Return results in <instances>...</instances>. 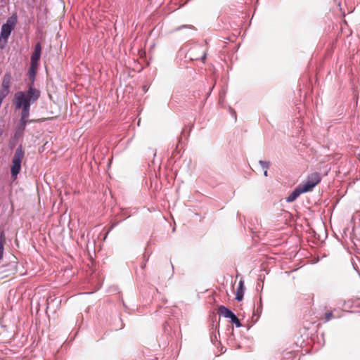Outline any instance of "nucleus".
Returning a JSON list of instances; mask_svg holds the SVG:
<instances>
[{"instance_id": "obj_1", "label": "nucleus", "mask_w": 360, "mask_h": 360, "mask_svg": "<svg viewBox=\"0 0 360 360\" xmlns=\"http://www.w3.org/2000/svg\"><path fill=\"white\" fill-rule=\"evenodd\" d=\"M40 97V91L30 85L27 91H18L13 96V105L15 110L21 112L30 113V106Z\"/></svg>"}, {"instance_id": "obj_2", "label": "nucleus", "mask_w": 360, "mask_h": 360, "mask_svg": "<svg viewBox=\"0 0 360 360\" xmlns=\"http://www.w3.org/2000/svg\"><path fill=\"white\" fill-rule=\"evenodd\" d=\"M17 21V15H13L9 17L6 22L1 26L0 34V47L1 49L4 48V44L7 42L12 30L15 28Z\"/></svg>"}, {"instance_id": "obj_3", "label": "nucleus", "mask_w": 360, "mask_h": 360, "mask_svg": "<svg viewBox=\"0 0 360 360\" xmlns=\"http://www.w3.org/2000/svg\"><path fill=\"white\" fill-rule=\"evenodd\" d=\"M25 157V152L21 146H18L13 156L11 165V174L12 178L16 179L18 174L21 170L22 161Z\"/></svg>"}, {"instance_id": "obj_4", "label": "nucleus", "mask_w": 360, "mask_h": 360, "mask_svg": "<svg viewBox=\"0 0 360 360\" xmlns=\"http://www.w3.org/2000/svg\"><path fill=\"white\" fill-rule=\"evenodd\" d=\"M320 181V174L318 172H314L309 174L306 180L299 186L302 188L304 193H307L311 191Z\"/></svg>"}, {"instance_id": "obj_5", "label": "nucleus", "mask_w": 360, "mask_h": 360, "mask_svg": "<svg viewBox=\"0 0 360 360\" xmlns=\"http://www.w3.org/2000/svg\"><path fill=\"white\" fill-rule=\"evenodd\" d=\"M41 47L39 43H37L34 47V51L31 56V64L32 66H37L41 56Z\"/></svg>"}, {"instance_id": "obj_6", "label": "nucleus", "mask_w": 360, "mask_h": 360, "mask_svg": "<svg viewBox=\"0 0 360 360\" xmlns=\"http://www.w3.org/2000/svg\"><path fill=\"white\" fill-rule=\"evenodd\" d=\"M12 80V76L10 72H7L4 75L2 82H1V89L2 90L6 91L8 92L10 91V87Z\"/></svg>"}, {"instance_id": "obj_7", "label": "nucleus", "mask_w": 360, "mask_h": 360, "mask_svg": "<svg viewBox=\"0 0 360 360\" xmlns=\"http://www.w3.org/2000/svg\"><path fill=\"white\" fill-rule=\"evenodd\" d=\"M304 191L302 188L298 186L287 198L286 201L288 202H291L295 201L300 194L304 193Z\"/></svg>"}, {"instance_id": "obj_8", "label": "nucleus", "mask_w": 360, "mask_h": 360, "mask_svg": "<svg viewBox=\"0 0 360 360\" xmlns=\"http://www.w3.org/2000/svg\"><path fill=\"white\" fill-rule=\"evenodd\" d=\"M245 292V287H244V281L243 280H240L238 283V285L237 288L236 293V299L238 301H241L243 298Z\"/></svg>"}, {"instance_id": "obj_9", "label": "nucleus", "mask_w": 360, "mask_h": 360, "mask_svg": "<svg viewBox=\"0 0 360 360\" xmlns=\"http://www.w3.org/2000/svg\"><path fill=\"white\" fill-rule=\"evenodd\" d=\"M30 113H20V127L19 128L22 130H24L27 124V123L32 122V120H29Z\"/></svg>"}, {"instance_id": "obj_10", "label": "nucleus", "mask_w": 360, "mask_h": 360, "mask_svg": "<svg viewBox=\"0 0 360 360\" xmlns=\"http://www.w3.org/2000/svg\"><path fill=\"white\" fill-rule=\"evenodd\" d=\"M219 314L230 319L235 315L229 309L224 306H220L219 307Z\"/></svg>"}, {"instance_id": "obj_11", "label": "nucleus", "mask_w": 360, "mask_h": 360, "mask_svg": "<svg viewBox=\"0 0 360 360\" xmlns=\"http://www.w3.org/2000/svg\"><path fill=\"white\" fill-rule=\"evenodd\" d=\"M4 241H5V234H4V232L2 231L0 233V259L3 257V255H4Z\"/></svg>"}, {"instance_id": "obj_12", "label": "nucleus", "mask_w": 360, "mask_h": 360, "mask_svg": "<svg viewBox=\"0 0 360 360\" xmlns=\"http://www.w3.org/2000/svg\"><path fill=\"white\" fill-rule=\"evenodd\" d=\"M35 68H36V66H32L31 65L30 69L29 70V75H30V79L32 80V82H33V81L34 79L35 74H36Z\"/></svg>"}, {"instance_id": "obj_13", "label": "nucleus", "mask_w": 360, "mask_h": 360, "mask_svg": "<svg viewBox=\"0 0 360 360\" xmlns=\"http://www.w3.org/2000/svg\"><path fill=\"white\" fill-rule=\"evenodd\" d=\"M9 92L0 89V106L1 105L4 99L8 96Z\"/></svg>"}, {"instance_id": "obj_14", "label": "nucleus", "mask_w": 360, "mask_h": 360, "mask_svg": "<svg viewBox=\"0 0 360 360\" xmlns=\"http://www.w3.org/2000/svg\"><path fill=\"white\" fill-rule=\"evenodd\" d=\"M259 164L260 165L261 167L263 170L268 169L270 167V162H266L263 160H259Z\"/></svg>"}, {"instance_id": "obj_15", "label": "nucleus", "mask_w": 360, "mask_h": 360, "mask_svg": "<svg viewBox=\"0 0 360 360\" xmlns=\"http://www.w3.org/2000/svg\"><path fill=\"white\" fill-rule=\"evenodd\" d=\"M231 321L233 323L236 324L237 327H240L241 326L239 319L237 318L236 315H234L233 318L231 319Z\"/></svg>"}, {"instance_id": "obj_16", "label": "nucleus", "mask_w": 360, "mask_h": 360, "mask_svg": "<svg viewBox=\"0 0 360 360\" xmlns=\"http://www.w3.org/2000/svg\"><path fill=\"white\" fill-rule=\"evenodd\" d=\"M333 316V315L332 312L326 313V316H325L326 321H329L332 319Z\"/></svg>"}, {"instance_id": "obj_17", "label": "nucleus", "mask_w": 360, "mask_h": 360, "mask_svg": "<svg viewBox=\"0 0 360 360\" xmlns=\"http://www.w3.org/2000/svg\"><path fill=\"white\" fill-rule=\"evenodd\" d=\"M264 174L265 176H268L267 169L264 170Z\"/></svg>"}, {"instance_id": "obj_18", "label": "nucleus", "mask_w": 360, "mask_h": 360, "mask_svg": "<svg viewBox=\"0 0 360 360\" xmlns=\"http://www.w3.org/2000/svg\"><path fill=\"white\" fill-rule=\"evenodd\" d=\"M205 58V55H204V56L202 57V59L203 60Z\"/></svg>"}]
</instances>
